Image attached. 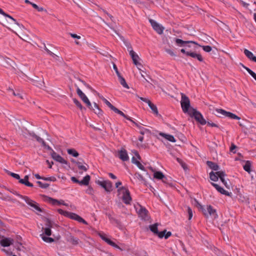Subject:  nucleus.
I'll return each mask as SVG.
<instances>
[{
	"label": "nucleus",
	"instance_id": "9d476101",
	"mask_svg": "<svg viewBox=\"0 0 256 256\" xmlns=\"http://www.w3.org/2000/svg\"><path fill=\"white\" fill-rule=\"evenodd\" d=\"M149 22L150 23L153 29L158 34H162L163 33L164 30V27L152 19H150Z\"/></svg>",
	"mask_w": 256,
	"mask_h": 256
},
{
	"label": "nucleus",
	"instance_id": "c9c22d12",
	"mask_svg": "<svg viewBox=\"0 0 256 256\" xmlns=\"http://www.w3.org/2000/svg\"><path fill=\"white\" fill-rule=\"evenodd\" d=\"M45 222L46 228H51L53 226V225L54 224V222L51 221L48 218H46Z\"/></svg>",
	"mask_w": 256,
	"mask_h": 256
},
{
	"label": "nucleus",
	"instance_id": "4468645a",
	"mask_svg": "<svg viewBox=\"0 0 256 256\" xmlns=\"http://www.w3.org/2000/svg\"><path fill=\"white\" fill-rule=\"evenodd\" d=\"M52 157L56 161L58 162L61 164H67L68 162L63 158L60 154L56 153L54 151L52 150L51 154Z\"/></svg>",
	"mask_w": 256,
	"mask_h": 256
},
{
	"label": "nucleus",
	"instance_id": "58836bf2",
	"mask_svg": "<svg viewBox=\"0 0 256 256\" xmlns=\"http://www.w3.org/2000/svg\"><path fill=\"white\" fill-rule=\"evenodd\" d=\"M78 215L75 213L68 212V214H66V217L69 218L72 220H76V219L78 217Z\"/></svg>",
	"mask_w": 256,
	"mask_h": 256
},
{
	"label": "nucleus",
	"instance_id": "c85d7f7f",
	"mask_svg": "<svg viewBox=\"0 0 256 256\" xmlns=\"http://www.w3.org/2000/svg\"><path fill=\"white\" fill-rule=\"evenodd\" d=\"M154 178L158 180H162L164 182V178H165V176L161 172H156L154 173Z\"/></svg>",
	"mask_w": 256,
	"mask_h": 256
},
{
	"label": "nucleus",
	"instance_id": "9b49d317",
	"mask_svg": "<svg viewBox=\"0 0 256 256\" xmlns=\"http://www.w3.org/2000/svg\"><path fill=\"white\" fill-rule=\"evenodd\" d=\"M97 184L102 187L106 191L110 192L112 190V184L110 180L98 181Z\"/></svg>",
	"mask_w": 256,
	"mask_h": 256
},
{
	"label": "nucleus",
	"instance_id": "774afa93",
	"mask_svg": "<svg viewBox=\"0 0 256 256\" xmlns=\"http://www.w3.org/2000/svg\"><path fill=\"white\" fill-rule=\"evenodd\" d=\"M45 50L48 52V53L50 55L52 56L53 58H55L56 56H57L56 55L54 54L51 51H50L48 49L46 46H45Z\"/></svg>",
	"mask_w": 256,
	"mask_h": 256
},
{
	"label": "nucleus",
	"instance_id": "39448f33",
	"mask_svg": "<svg viewBox=\"0 0 256 256\" xmlns=\"http://www.w3.org/2000/svg\"><path fill=\"white\" fill-rule=\"evenodd\" d=\"M126 46L128 48V50L130 52V55L132 58L134 64L137 66L139 70H141L139 66H142V64L138 62V60L140 59L138 56L132 50V48L130 44L127 43L126 44Z\"/></svg>",
	"mask_w": 256,
	"mask_h": 256
},
{
	"label": "nucleus",
	"instance_id": "0e129e2a",
	"mask_svg": "<svg viewBox=\"0 0 256 256\" xmlns=\"http://www.w3.org/2000/svg\"><path fill=\"white\" fill-rule=\"evenodd\" d=\"M136 177L140 180H144V178L143 176L139 173H136L135 174Z\"/></svg>",
	"mask_w": 256,
	"mask_h": 256
},
{
	"label": "nucleus",
	"instance_id": "20e7f679",
	"mask_svg": "<svg viewBox=\"0 0 256 256\" xmlns=\"http://www.w3.org/2000/svg\"><path fill=\"white\" fill-rule=\"evenodd\" d=\"M188 114L191 117H194L196 121L199 122L202 125H204L206 124V120L204 118L202 114L196 109L190 108Z\"/></svg>",
	"mask_w": 256,
	"mask_h": 256
},
{
	"label": "nucleus",
	"instance_id": "a878e982",
	"mask_svg": "<svg viewBox=\"0 0 256 256\" xmlns=\"http://www.w3.org/2000/svg\"><path fill=\"white\" fill-rule=\"evenodd\" d=\"M90 177L89 175L86 176L80 182V185L88 186L89 184Z\"/></svg>",
	"mask_w": 256,
	"mask_h": 256
},
{
	"label": "nucleus",
	"instance_id": "8fccbe9b",
	"mask_svg": "<svg viewBox=\"0 0 256 256\" xmlns=\"http://www.w3.org/2000/svg\"><path fill=\"white\" fill-rule=\"evenodd\" d=\"M134 164L136 165V166L141 170H144L145 168L142 165V164L138 160H136L135 162H134Z\"/></svg>",
	"mask_w": 256,
	"mask_h": 256
},
{
	"label": "nucleus",
	"instance_id": "5701e85b",
	"mask_svg": "<svg viewBox=\"0 0 256 256\" xmlns=\"http://www.w3.org/2000/svg\"><path fill=\"white\" fill-rule=\"evenodd\" d=\"M159 134L160 136H162V137L166 139L167 140H168L170 142H176V140H175L174 136L172 135L166 134H164L163 132H160Z\"/></svg>",
	"mask_w": 256,
	"mask_h": 256
},
{
	"label": "nucleus",
	"instance_id": "f03ea898",
	"mask_svg": "<svg viewBox=\"0 0 256 256\" xmlns=\"http://www.w3.org/2000/svg\"><path fill=\"white\" fill-rule=\"evenodd\" d=\"M18 196L20 198L24 200L26 203L32 208V210L36 214H38V212H43L42 208L39 206L38 204L36 202L34 201L26 196H23L20 194H18Z\"/></svg>",
	"mask_w": 256,
	"mask_h": 256
},
{
	"label": "nucleus",
	"instance_id": "423d86ee",
	"mask_svg": "<svg viewBox=\"0 0 256 256\" xmlns=\"http://www.w3.org/2000/svg\"><path fill=\"white\" fill-rule=\"evenodd\" d=\"M182 100L180 101V104L184 112H188V114L190 108V100L189 98L186 96L184 94L182 93Z\"/></svg>",
	"mask_w": 256,
	"mask_h": 256
},
{
	"label": "nucleus",
	"instance_id": "603ef678",
	"mask_svg": "<svg viewBox=\"0 0 256 256\" xmlns=\"http://www.w3.org/2000/svg\"><path fill=\"white\" fill-rule=\"evenodd\" d=\"M166 230H163L162 232H158V233L157 234L156 236H158L160 238H162L163 237L165 238V234H166Z\"/></svg>",
	"mask_w": 256,
	"mask_h": 256
},
{
	"label": "nucleus",
	"instance_id": "5fc2aeb1",
	"mask_svg": "<svg viewBox=\"0 0 256 256\" xmlns=\"http://www.w3.org/2000/svg\"><path fill=\"white\" fill-rule=\"evenodd\" d=\"M202 47L206 52H210L212 50V47L210 46H203Z\"/></svg>",
	"mask_w": 256,
	"mask_h": 256
},
{
	"label": "nucleus",
	"instance_id": "2eb2a0df",
	"mask_svg": "<svg viewBox=\"0 0 256 256\" xmlns=\"http://www.w3.org/2000/svg\"><path fill=\"white\" fill-rule=\"evenodd\" d=\"M211 184L220 194H224L226 196H232V192H228L224 190L222 188L221 186H218V184H216L214 182H211Z\"/></svg>",
	"mask_w": 256,
	"mask_h": 256
},
{
	"label": "nucleus",
	"instance_id": "6ab92c4d",
	"mask_svg": "<svg viewBox=\"0 0 256 256\" xmlns=\"http://www.w3.org/2000/svg\"><path fill=\"white\" fill-rule=\"evenodd\" d=\"M67 240L73 245H77L80 242V240L78 238L74 237L70 234L68 235Z\"/></svg>",
	"mask_w": 256,
	"mask_h": 256
},
{
	"label": "nucleus",
	"instance_id": "dca6fc26",
	"mask_svg": "<svg viewBox=\"0 0 256 256\" xmlns=\"http://www.w3.org/2000/svg\"><path fill=\"white\" fill-rule=\"evenodd\" d=\"M118 156L122 161H127L129 158L126 150L122 149L118 152Z\"/></svg>",
	"mask_w": 256,
	"mask_h": 256
},
{
	"label": "nucleus",
	"instance_id": "a211bd4d",
	"mask_svg": "<svg viewBox=\"0 0 256 256\" xmlns=\"http://www.w3.org/2000/svg\"><path fill=\"white\" fill-rule=\"evenodd\" d=\"M0 14L3 15L4 16H6V18H8L9 19V20H7L10 23L12 24V22H13L14 24L20 26V24L16 22V20L12 16H10L9 14H6L5 12H4V10L0 8Z\"/></svg>",
	"mask_w": 256,
	"mask_h": 256
},
{
	"label": "nucleus",
	"instance_id": "7c9ffc66",
	"mask_svg": "<svg viewBox=\"0 0 256 256\" xmlns=\"http://www.w3.org/2000/svg\"><path fill=\"white\" fill-rule=\"evenodd\" d=\"M68 153L74 157H78L79 156L78 152L74 148H70L67 150Z\"/></svg>",
	"mask_w": 256,
	"mask_h": 256
},
{
	"label": "nucleus",
	"instance_id": "e433bc0d",
	"mask_svg": "<svg viewBox=\"0 0 256 256\" xmlns=\"http://www.w3.org/2000/svg\"><path fill=\"white\" fill-rule=\"evenodd\" d=\"M74 104L78 106L80 110H86V108L82 106L80 102L76 98H73Z\"/></svg>",
	"mask_w": 256,
	"mask_h": 256
},
{
	"label": "nucleus",
	"instance_id": "a19ab883",
	"mask_svg": "<svg viewBox=\"0 0 256 256\" xmlns=\"http://www.w3.org/2000/svg\"><path fill=\"white\" fill-rule=\"evenodd\" d=\"M186 212L188 216V220H190L192 217L193 213L192 208L189 206H186Z\"/></svg>",
	"mask_w": 256,
	"mask_h": 256
},
{
	"label": "nucleus",
	"instance_id": "aec40b11",
	"mask_svg": "<svg viewBox=\"0 0 256 256\" xmlns=\"http://www.w3.org/2000/svg\"><path fill=\"white\" fill-rule=\"evenodd\" d=\"M186 56L196 58L200 62L203 61V58L202 55L198 54H196L194 52H186Z\"/></svg>",
	"mask_w": 256,
	"mask_h": 256
},
{
	"label": "nucleus",
	"instance_id": "49530a36",
	"mask_svg": "<svg viewBox=\"0 0 256 256\" xmlns=\"http://www.w3.org/2000/svg\"><path fill=\"white\" fill-rule=\"evenodd\" d=\"M90 109H92L94 111V113L96 114L97 115H98L99 116H102V111L100 108H96V110H95L94 108H91Z\"/></svg>",
	"mask_w": 256,
	"mask_h": 256
},
{
	"label": "nucleus",
	"instance_id": "2f4dec72",
	"mask_svg": "<svg viewBox=\"0 0 256 256\" xmlns=\"http://www.w3.org/2000/svg\"><path fill=\"white\" fill-rule=\"evenodd\" d=\"M40 236L41 238L42 239V240L46 242L51 243L54 241V238L46 236L44 235V234H41Z\"/></svg>",
	"mask_w": 256,
	"mask_h": 256
},
{
	"label": "nucleus",
	"instance_id": "0eeeda50",
	"mask_svg": "<svg viewBox=\"0 0 256 256\" xmlns=\"http://www.w3.org/2000/svg\"><path fill=\"white\" fill-rule=\"evenodd\" d=\"M135 208L137 213L142 220H146L148 219V211L145 208L138 205L136 206H135Z\"/></svg>",
	"mask_w": 256,
	"mask_h": 256
},
{
	"label": "nucleus",
	"instance_id": "e2e57ef3",
	"mask_svg": "<svg viewBox=\"0 0 256 256\" xmlns=\"http://www.w3.org/2000/svg\"><path fill=\"white\" fill-rule=\"evenodd\" d=\"M86 192L89 194L92 195L94 194V190L93 188L89 186L86 190Z\"/></svg>",
	"mask_w": 256,
	"mask_h": 256
},
{
	"label": "nucleus",
	"instance_id": "f8f14e48",
	"mask_svg": "<svg viewBox=\"0 0 256 256\" xmlns=\"http://www.w3.org/2000/svg\"><path fill=\"white\" fill-rule=\"evenodd\" d=\"M14 240L10 238H4L0 236V244L2 246L6 247L12 244Z\"/></svg>",
	"mask_w": 256,
	"mask_h": 256
},
{
	"label": "nucleus",
	"instance_id": "f3484780",
	"mask_svg": "<svg viewBox=\"0 0 256 256\" xmlns=\"http://www.w3.org/2000/svg\"><path fill=\"white\" fill-rule=\"evenodd\" d=\"M175 42L178 46H187L186 44L190 43L196 44V43L194 41H184L180 38H176ZM188 46L190 47V46L188 45Z\"/></svg>",
	"mask_w": 256,
	"mask_h": 256
},
{
	"label": "nucleus",
	"instance_id": "de8ad7c7",
	"mask_svg": "<svg viewBox=\"0 0 256 256\" xmlns=\"http://www.w3.org/2000/svg\"><path fill=\"white\" fill-rule=\"evenodd\" d=\"M43 229L44 230V233L43 234H46L48 236H50L52 234V231H51V228H43Z\"/></svg>",
	"mask_w": 256,
	"mask_h": 256
},
{
	"label": "nucleus",
	"instance_id": "b1692460",
	"mask_svg": "<svg viewBox=\"0 0 256 256\" xmlns=\"http://www.w3.org/2000/svg\"><path fill=\"white\" fill-rule=\"evenodd\" d=\"M32 81L34 84L36 86L41 88H42V87H44V83L43 80H37L32 79Z\"/></svg>",
	"mask_w": 256,
	"mask_h": 256
},
{
	"label": "nucleus",
	"instance_id": "09e8293b",
	"mask_svg": "<svg viewBox=\"0 0 256 256\" xmlns=\"http://www.w3.org/2000/svg\"><path fill=\"white\" fill-rule=\"evenodd\" d=\"M216 174L218 176V178L220 179L224 178V177L226 176L225 172L224 171H218L216 172Z\"/></svg>",
	"mask_w": 256,
	"mask_h": 256
},
{
	"label": "nucleus",
	"instance_id": "69168bd1",
	"mask_svg": "<svg viewBox=\"0 0 256 256\" xmlns=\"http://www.w3.org/2000/svg\"><path fill=\"white\" fill-rule=\"evenodd\" d=\"M236 148V146L233 143L231 144V146L230 147V152L236 153V151H234V150Z\"/></svg>",
	"mask_w": 256,
	"mask_h": 256
},
{
	"label": "nucleus",
	"instance_id": "393cba45",
	"mask_svg": "<svg viewBox=\"0 0 256 256\" xmlns=\"http://www.w3.org/2000/svg\"><path fill=\"white\" fill-rule=\"evenodd\" d=\"M206 164L210 168L214 170H218L219 169V166L214 162L207 161Z\"/></svg>",
	"mask_w": 256,
	"mask_h": 256
},
{
	"label": "nucleus",
	"instance_id": "473e14b6",
	"mask_svg": "<svg viewBox=\"0 0 256 256\" xmlns=\"http://www.w3.org/2000/svg\"><path fill=\"white\" fill-rule=\"evenodd\" d=\"M120 82L125 88H129L128 84H126L125 79L120 75V77H118Z\"/></svg>",
	"mask_w": 256,
	"mask_h": 256
},
{
	"label": "nucleus",
	"instance_id": "052dcab7",
	"mask_svg": "<svg viewBox=\"0 0 256 256\" xmlns=\"http://www.w3.org/2000/svg\"><path fill=\"white\" fill-rule=\"evenodd\" d=\"M58 213L62 215H63L65 216H66V214L68 215V212H67V211H65V210H64L62 209H58Z\"/></svg>",
	"mask_w": 256,
	"mask_h": 256
},
{
	"label": "nucleus",
	"instance_id": "f257e3e1",
	"mask_svg": "<svg viewBox=\"0 0 256 256\" xmlns=\"http://www.w3.org/2000/svg\"><path fill=\"white\" fill-rule=\"evenodd\" d=\"M194 201L196 203L198 206L202 210L204 214L206 216H212L214 218H216L218 217V214H216V210L211 206H208L206 209H205L203 206L199 204L198 201L196 200H194Z\"/></svg>",
	"mask_w": 256,
	"mask_h": 256
},
{
	"label": "nucleus",
	"instance_id": "864d4df0",
	"mask_svg": "<svg viewBox=\"0 0 256 256\" xmlns=\"http://www.w3.org/2000/svg\"><path fill=\"white\" fill-rule=\"evenodd\" d=\"M76 220L80 222H82L84 224H88V222L84 219H83L82 217H80L78 215L76 219Z\"/></svg>",
	"mask_w": 256,
	"mask_h": 256
},
{
	"label": "nucleus",
	"instance_id": "ea45409f",
	"mask_svg": "<svg viewBox=\"0 0 256 256\" xmlns=\"http://www.w3.org/2000/svg\"><path fill=\"white\" fill-rule=\"evenodd\" d=\"M32 6L36 9L38 12H42V11H44L46 12H47V10L44 9V8H43L42 7H39L37 4H32Z\"/></svg>",
	"mask_w": 256,
	"mask_h": 256
},
{
	"label": "nucleus",
	"instance_id": "6e6d98bb",
	"mask_svg": "<svg viewBox=\"0 0 256 256\" xmlns=\"http://www.w3.org/2000/svg\"><path fill=\"white\" fill-rule=\"evenodd\" d=\"M42 180H47V181H52V182H55L56 179L55 177L54 176H50V177H44L42 178Z\"/></svg>",
	"mask_w": 256,
	"mask_h": 256
},
{
	"label": "nucleus",
	"instance_id": "ddd939ff",
	"mask_svg": "<svg viewBox=\"0 0 256 256\" xmlns=\"http://www.w3.org/2000/svg\"><path fill=\"white\" fill-rule=\"evenodd\" d=\"M98 236L100 237L105 242H106L109 245L118 249H120L119 246L116 244L114 242L112 241L110 238L106 236V235L104 233H99Z\"/></svg>",
	"mask_w": 256,
	"mask_h": 256
},
{
	"label": "nucleus",
	"instance_id": "1a4fd4ad",
	"mask_svg": "<svg viewBox=\"0 0 256 256\" xmlns=\"http://www.w3.org/2000/svg\"><path fill=\"white\" fill-rule=\"evenodd\" d=\"M76 92L78 95L82 99V100L86 104L87 106L89 108H92V106L87 96L78 87H77Z\"/></svg>",
	"mask_w": 256,
	"mask_h": 256
},
{
	"label": "nucleus",
	"instance_id": "4be33fe9",
	"mask_svg": "<svg viewBox=\"0 0 256 256\" xmlns=\"http://www.w3.org/2000/svg\"><path fill=\"white\" fill-rule=\"evenodd\" d=\"M19 182L27 186L32 187L34 186L32 183L28 182V176L27 175L25 176L23 179L20 178Z\"/></svg>",
	"mask_w": 256,
	"mask_h": 256
},
{
	"label": "nucleus",
	"instance_id": "412c9836",
	"mask_svg": "<svg viewBox=\"0 0 256 256\" xmlns=\"http://www.w3.org/2000/svg\"><path fill=\"white\" fill-rule=\"evenodd\" d=\"M244 52L248 59L256 62V56H254L251 52L247 49H244Z\"/></svg>",
	"mask_w": 256,
	"mask_h": 256
},
{
	"label": "nucleus",
	"instance_id": "13d9d810",
	"mask_svg": "<svg viewBox=\"0 0 256 256\" xmlns=\"http://www.w3.org/2000/svg\"><path fill=\"white\" fill-rule=\"evenodd\" d=\"M48 202L52 203V204H58V202H59V201L54 199L51 198H48Z\"/></svg>",
	"mask_w": 256,
	"mask_h": 256
},
{
	"label": "nucleus",
	"instance_id": "6e6552de",
	"mask_svg": "<svg viewBox=\"0 0 256 256\" xmlns=\"http://www.w3.org/2000/svg\"><path fill=\"white\" fill-rule=\"evenodd\" d=\"M216 110L218 114H222L224 116H225L228 117L230 118L236 119V120H239L240 119V117L237 116L235 114L232 113L230 112H226L225 110H224L222 109L216 108Z\"/></svg>",
	"mask_w": 256,
	"mask_h": 256
},
{
	"label": "nucleus",
	"instance_id": "a18cd8bd",
	"mask_svg": "<svg viewBox=\"0 0 256 256\" xmlns=\"http://www.w3.org/2000/svg\"><path fill=\"white\" fill-rule=\"evenodd\" d=\"M116 113L120 114V116L123 117H126V115L121 110L118 109L114 107V108L112 110Z\"/></svg>",
	"mask_w": 256,
	"mask_h": 256
},
{
	"label": "nucleus",
	"instance_id": "72a5a7b5",
	"mask_svg": "<svg viewBox=\"0 0 256 256\" xmlns=\"http://www.w3.org/2000/svg\"><path fill=\"white\" fill-rule=\"evenodd\" d=\"M210 178L214 182H216L218 179V176L216 174V172H210Z\"/></svg>",
	"mask_w": 256,
	"mask_h": 256
},
{
	"label": "nucleus",
	"instance_id": "c03bdc74",
	"mask_svg": "<svg viewBox=\"0 0 256 256\" xmlns=\"http://www.w3.org/2000/svg\"><path fill=\"white\" fill-rule=\"evenodd\" d=\"M36 183L38 184V186L41 188H46L50 186V184H47V183L43 184L40 181H38L36 182Z\"/></svg>",
	"mask_w": 256,
	"mask_h": 256
},
{
	"label": "nucleus",
	"instance_id": "3c124183",
	"mask_svg": "<svg viewBox=\"0 0 256 256\" xmlns=\"http://www.w3.org/2000/svg\"><path fill=\"white\" fill-rule=\"evenodd\" d=\"M246 71L256 80V74L254 73L250 68H246Z\"/></svg>",
	"mask_w": 256,
	"mask_h": 256
},
{
	"label": "nucleus",
	"instance_id": "7ed1b4c3",
	"mask_svg": "<svg viewBox=\"0 0 256 256\" xmlns=\"http://www.w3.org/2000/svg\"><path fill=\"white\" fill-rule=\"evenodd\" d=\"M119 194H122V200L126 204H129L132 201V198L129 190L124 186L120 188L118 190Z\"/></svg>",
	"mask_w": 256,
	"mask_h": 256
},
{
	"label": "nucleus",
	"instance_id": "680f3d73",
	"mask_svg": "<svg viewBox=\"0 0 256 256\" xmlns=\"http://www.w3.org/2000/svg\"><path fill=\"white\" fill-rule=\"evenodd\" d=\"M113 68H114V70H115L118 77H120V76L121 74H120V72H118L116 64L114 63L113 64Z\"/></svg>",
	"mask_w": 256,
	"mask_h": 256
},
{
	"label": "nucleus",
	"instance_id": "f704fd0d",
	"mask_svg": "<svg viewBox=\"0 0 256 256\" xmlns=\"http://www.w3.org/2000/svg\"><path fill=\"white\" fill-rule=\"evenodd\" d=\"M100 98L112 110L115 106H114L111 103L108 101L106 98L103 96H100Z\"/></svg>",
	"mask_w": 256,
	"mask_h": 256
},
{
	"label": "nucleus",
	"instance_id": "c756f323",
	"mask_svg": "<svg viewBox=\"0 0 256 256\" xmlns=\"http://www.w3.org/2000/svg\"><path fill=\"white\" fill-rule=\"evenodd\" d=\"M251 166H252V163L249 160H247L244 165L243 166V168H244V169L247 172H248L249 174H250V172H251Z\"/></svg>",
	"mask_w": 256,
	"mask_h": 256
},
{
	"label": "nucleus",
	"instance_id": "4c0bfd02",
	"mask_svg": "<svg viewBox=\"0 0 256 256\" xmlns=\"http://www.w3.org/2000/svg\"><path fill=\"white\" fill-rule=\"evenodd\" d=\"M76 165L80 170H82L84 172L87 171L88 168V166L87 164H86V166H87L86 167V166L82 165L81 162H78V163H76Z\"/></svg>",
	"mask_w": 256,
	"mask_h": 256
},
{
	"label": "nucleus",
	"instance_id": "bb28decb",
	"mask_svg": "<svg viewBox=\"0 0 256 256\" xmlns=\"http://www.w3.org/2000/svg\"><path fill=\"white\" fill-rule=\"evenodd\" d=\"M158 223H156L154 224H152V225H150V226H149L150 230L155 235H156L157 234L158 232Z\"/></svg>",
	"mask_w": 256,
	"mask_h": 256
},
{
	"label": "nucleus",
	"instance_id": "37998d69",
	"mask_svg": "<svg viewBox=\"0 0 256 256\" xmlns=\"http://www.w3.org/2000/svg\"><path fill=\"white\" fill-rule=\"evenodd\" d=\"M177 162L181 165L184 170L187 169L186 164L180 158H176Z\"/></svg>",
	"mask_w": 256,
	"mask_h": 256
},
{
	"label": "nucleus",
	"instance_id": "79ce46f5",
	"mask_svg": "<svg viewBox=\"0 0 256 256\" xmlns=\"http://www.w3.org/2000/svg\"><path fill=\"white\" fill-rule=\"evenodd\" d=\"M6 172L8 174L14 178L16 179V180H20V176L18 174L10 172L8 170H6Z\"/></svg>",
	"mask_w": 256,
	"mask_h": 256
},
{
	"label": "nucleus",
	"instance_id": "4d7b16f0",
	"mask_svg": "<svg viewBox=\"0 0 256 256\" xmlns=\"http://www.w3.org/2000/svg\"><path fill=\"white\" fill-rule=\"evenodd\" d=\"M140 132L141 134L144 135L146 132H150V130L146 128H145L144 127L140 128Z\"/></svg>",
	"mask_w": 256,
	"mask_h": 256
},
{
	"label": "nucleus",
	"instance_id": "cd10ccee",
	"mask_svg": "<svg viewBox=\"0 0 256 256\" xmlns=\"http://www.w3.org/2000/svg\"><path fill=\"white\" fill-rule=\"evenodd\" d=\"M148 105L154 114L158 116V112L156 106L152 104L151 102H148Z\"/></svg>",
	"mask_w": 256,
	"mask_h": 256
},
{
	"label": "nucleus",
	"instance_id": "bf43d9fd",
	"mask_svg": "<svg viewBox=\"0 0 256 256\" xmlns=\"http://www.w3.org/2000/svg\"><path fill=\"white\" fill-rule=\"evenodd\" d=\"M35 138L36 139V140L38 142L41 143L42 144H42H44L45 145V142L44 141V140L40 136H35Z\"/></svg>",
	"mask_w": 256,
	"mask_h": 256
},
{
	"label": "nucleus",
	"instance_id": "338daca9",
	"mask_svg": "<svg viewBox=\"0 0 256 256\" xmlns=\"http://www.w3.org/2000/svg\"><path fill=\"white\" fill-rule=\"evenodd\" d=\"M166 52L168 54L170 55L171 56H175L176 54H174V52L170 50V49H168V48H166Z\"/></svg>",
	"mask_w": 256,
	"mask_h": 256
}]
</instances>
